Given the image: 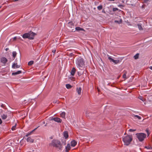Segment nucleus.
Returning <instances> with one entry per match:
<instances>
[{
  "label": "nucleus",
  "mask_w": 152,
  "mask_h": 152,
  "mask_svg": "<svg viewBox=\"0 0 152 152\" xmlns=\"http://www.w3.org/2000/svg\"><path fill=\"white\" fill-rule=\"evenodd\" d=\"M50 145L54 147L58 148L59 150H61L63 147L61 142L58 140L53 139L50 143Z\"/></svg>",
  "instance_id": "nucleus-1"
},
{
  "label": "nucleus",
  "mask_w": 152,
  "mask_h": 152,
  "mask_svg": "<svg viewBox=\"0 0 152 152\" xmlns=\"http://www.w3.org/2000/svg\"><path fill=\"white\" fill-rule=\"evenodd\" d=\"M76 63L77 67L80 69H81L85 65V61L83 59L80 57L77 58L76 61Z\"/></svg>",
  "instance_id": "nucleus-2"
},
{
  "label": "nucleus",
  "mask_w": 152,
  "mask_h": 152,
  "mask_svg": "<svg viewBox=\"0 0 152 152\" xmlns=\"http://www.w3.org/2000/svg\"><path fill=\"white\" fill-rule=\"evenodd\" d=\"M132 140V135H128L123 137L122 140L124 145L126 146L129 145Z\"/></svg>",
  "instance_id": "nucleus-3"
},
{
  "label": "nucleus",
  "mask_w": 152,
  "mask_h": 152,
  "mask_svg": "<svg viewBox=\"0 0 152 152\" xmlns=\"http://www.w3.org/2000/svg\"><path fill=\"white\" fill-rule=\"evenodd\" d=\"M36 34L33 32L24 34L22 35V37L24 39L28 38L30 39H33Z\"/></svg>",
  "instance_id": "nucleus-4"
},
{
  "label": "nucleus",
  "mask_w": 152,
  "mask_h": 152,
  "mask_svg": "<svg viewBox=\"0 0 152 152\" xmlns=\"http://www.w3.org/2000/svg\"><path fill=\"white\" fill-rule=\"evenodd\" d=\"M136 137L140 142L143 141L146 137V134L144 133H139L136 134Z\"/></svg>",
  "instance_id": "nucleus-5"
},
{
  "label": "nucleus",
  "mask_w": 152,
  "mask_h": 152,
  "mask_svg": "<svg viewBox=\"0 0 152 152\" xmlns=\"http://www.w3.org/2000/svg\"><path fill=\"white\" fill-rule=\"evenodd\" d=\"M108 59L110 61H112L115 64H117L120 62V61L119 60H115L111 58L110 56L108 57Z\"/></svg>",
  "instance_id": "nucleus-6"
},
{
  "label": "nucleus",
  "mask_w": 152,
  "mask_h": 152,
  "mask_svg": "<svg viewBox=\"0 0 152 152\" xmlns=\"http://www.w3.org/2000/svg\"><path fill=\"white\" fill-rule=\"evenodd\" d=\"M7 61V59L4 57H2L1 59V61L2 63L5 64L6 63Z\"/></svg>",
  "instance_id": "nucleus-7"
},
{
  "label": "nucleus",
  "mask_w": 152,
  "mask_h": 152,
  "mask_svg": "<svg viewBox=\"0 0 152 152\" xmlns=\"http://www.w3.org/2000/svg\"><path fill=\"white\" fill-rule=\"evenodd\" d=\"M143 23H139L137 24V26L138 28L140 30H143V28H142Z\"/></svg>",
  "instance_id": "nucleus-8"
},
{
  "label": "nucleus",
  "mask_w": 152,
  "mask_h": 152,
  "mask_svg": "<svg viewBox=\"0 0 152 152\" xmlns=\"http://www.w3.org/2000/svg\"><path fill=\"white\" fill-rule=\"evenodd\" d=\"M20 67V65H18L17 63H14L13 64L12 66V67L14 69L18 68H19Z\"/></svg>",
  "instance_id": "nucleus-9"
},
{
  "label": "nucleus",
  "mask_w": 152,
  "mask_h": 152,
  "mask_svg": "<svg viewBox=\"0 0 152 152\" xmlns=\"http://www.w3.org/2000/svg\"><path fill=\"white\" fill-rule=\"evenodd\" d=\"M81 88L80 87H77L76 88V91L79 95H80L81 93Z\"/></svg>",
  "instance_id": "nucleus-10"
},
{
  "label": "nucleus",
  "mask_w": 152,
  "mask_h": 152,
  "mask_svg": "<svg viewBox=\"0 0 152 152\" xmlns=\"http://www.w3.org/2000/svg\"><path fill=\"white\" fill-rule=\"evenodd\" d=\"M77 142L75 140H73L71 142V146L72 147H75L77 144Z\"/></svg>",
  "instance_id": "nucleus-11"
},
{
  "label": "nucleus",
  "mask_w": 152,
  "mask_h": 152,
  "mask_svg": "<svg viewBox=\"0 0 152 152\" xmlns=\"http://www.w3.org/2000/svg\"><path fill=\"white\" fill-rule=\"evenodd\" d=\"M71 148L70 145L69 144H68L65 148L66 152H68Z\"/></svg>",
  "instance_id": "nucleus-12"
},
{
  "label": "nucleus",
  "mask_w": 152,
  "mask_h": 152,
  "mask_svg": "<svg viewBox=\"0 0 152 152\" xmlns=\"http://www.w3.org/2000/svg\"><path fill=\"white\" fill-rule=\"evenodd\" d=\"M76 71V69L74 68H73L71 72V74L72 76H74Z\"/></svg>",
  "instance_id": "nucleus-13"
},
{
  "label": "nucleus",
  "mask_w": 152,
  "mask_h": 152,
  "mask_svg": "<svg viewBox=\"0 0 152 152\" xmlns=\"http://www.w3.org/2000/svg\"><path fill=\"white\" fill-rule=\"evenodd\" d=\"M54 121L58 123H61L62 122V120L59 118L55 117V119Z\"/></svg>",
  "instance_id": "nucleus-14"
},
{
  "label": "nucleus",
  "mask_w": 152,
  "mask_h": 152,
  "mask_svg": "<svg viewBox=\"0 0 152 152\" xmlns=\"http://www.w3.org/2000/svg\"><path fill=\"white\" fill-rule=\"evenodd\" d=\"M64 136L65 139H67L69 137L68 133L67 131H65L64 132Z\"/></svg>",
  "instance_id": "nucleus-15"
},
{
  "label": "nucleus",
  "mask_w": 152,
  "mask_h": 152,
  "mask_svg": "<svg viewBox=\"0 0 152 152\" xmlns=\"http://www.w3.org/2000/svg\"><path fill=\"white\" fill-rule=\"evenodd\" d=\"M22 72L20 70L18 71L17 72H12V75H16L19 74H20Z\"/></svg>",
  "instance_id": "nucleus-16"
},
{
  "label": "nucleus",
  "mask_w": 152,
  "mask_h": 152,
  "mask_svg": "<svg viewBox=\"0 0 152 152\" xmlns=\"http://www.w3.org/2000/svg\"><path fill=\"white\" fill-rule=\"evenodd\" d=\"M27 141L28 142H34V140L32 139L31 137H28L27 140Z\"/></svg>",
  "instance_id": "nucleus-17"
},
{
  "label": "nucleus",
  "mask_w": 152,
  "mask_h": 152,
  "mask_svg": "<svg viewBox=\"0 0 152 152\" xmlns=\"http://www.w3.org/2000/svg\"><path fill=\"white\" fill-rule=\"evenodd\" d=\"M76 30L79 31H85V30L83 28L79 27H77L75 28Z\"/></svg>",
  "instance_id": "nucleus-18"
},
{
  "label": "nucleus",
  "mask_w": 152,
  "mask_h": 152,
  "mask_svg": "<svg viewBox=\"0 0 152 152\" xmlns=\"http://www.w3.org/2000/svg\"><path fill=\"white\" fill-rule=\"evenodd\" d=\"M60 115L61 117L63 118H65V112H63L61 113L60 114Z\"/></svg>",
  "instance_id": "nucleus-19"
},
{
  "label": "nucleus",
  "mask_w": 152,
  "mask_h": 152,
  "mask_svg": "<svg viewBox=\"0 0 152 152\" xmlns=\"http://www.w3.org/2000/svg\"><path fill=\"white\" fill-rule=\"evenodd\" d=\"M17 53L15 51H13L12 52V56L13 58V59H14L16 57L17 55Z\"/></svg>",
  "instance_id": "nucleus-20"
},
{
  "label": "nucleus",
  "mask_w": 152,
  "mask_h": 152,
  "mask_svg": "<svg viewBox=\"0 0 152 152\" xmlns=\"http://www.w3.org/2000/svg\"><path fill=\"white\" fill-rule=\"evenodd\" d=\"M1 117L3 119H5L7 118V115L5 114H3L1 115Z\"/></svg>",
  "instance_id": "nucleus-21"
},
{
  "label": "nucleus",
  "mask_w": 152,
  "mask_h": 152,
  "mask_svg": "<svg viewBox=\"0 0 152 152\" xmlns=\"http://www.w3.org/2000/svg\"><path fill=\"white\" fill-rule=\"evenodd\" d=\"M66 88L67 89H70L72 87V86L69 84H67L66 85Z\"/></svg>",
  "instance_id": "nucleus-22"
},
{
  "label": "nucleus",
  "mask_w": 152,
  "mask_h": 152,
  "mask_svg": "<svg viewBox=\"0 0 152 152\" xmlns=\"http://www.w3.org/2000/svg\"><path fill=\"white\" fill-rule=\"evenodd\" d=\"M34 63V61H29L28 63V65L29 66H31Z\"/></svg>",
  "instance_id": "nucleus-23"
},
{
  "label": "nucleus",
  "mask_w": 152,
  "mask_h": 152,
  "mask_svg": "<svg viewBox=\"0 0 152 152\" xmlns=\"http://www.w3.org/2000/svg\"><path fill=\"white\" fill-rule=\"evenodd\" d=\"M139 53H137L134 56V58L135 59H137L138 57H139Z\"/></svg>",
  "instance_id": "nucleus-24"
},
{
  "label": "nucleus",
  "mask_w": 152,
  "mask_h": 152,
  "mask_svg": "<svg viewBox=\"0 0 152 152\" xmlns=\"http://www.w3.org/2000/svg\"><path fill=\"white\" fill-rule=\"evenodd\" d=\"M97 8V9L99 10H102V5H99V6H98Z\"/></svg>",
  "instance_id": "nucleus-25"
},
{
  "label": "nucleus",
  "mask_w": 152,
  "mask_h": 152,
  "mask_svg": "<svg viewBox=\"0 0 152 152\" xmlns=\"http://www.w3.org/2000/svg\"><path fill=\"white\" fill-rule=\"evenodd\" d=\"M145 148H146L147 149H149V150L151 149H152V148L151 146H145Z\"/></svg>",
  "instance_id": "nucleus-26"
},
{
  "label": "nucleus",
  "mask_w": 152,
  "mask_h": 152,
  "mask_svg": "<svg viewBox=\"0 0 152 152\" xmlns=\"http://www.w3.org/2000/svg\"><path fill=\"white\" fill-rule=\"evenodd\" d=\"M138 98L139 99L142 100L143 102H144L145 101V99L144 98L141 96H140Z\"/></svg>",
  "instance_id": "nucleus-27"
},
{
  "label": "nucleus",
  "mask_w": 152,
  "mask_h": 152,
  "mask_svg": "<svg viewBox=\"0 0 152 152\" xmlns=\"http://www.w3.org/2000/svg\"><path fill=\"white\" fill-rule=\"evenodd\" d=\"M134 117L137 118L138 120H140L141 119V117L138 115H134Z\"/></svg>",
  "instance_id": "nucleus-28"
},
{
  "label": "nucleus",
  "mask_w": 152,
  "mask_h": 152,
  "mask_svg": "<svg viewBox=\"0 0 152 152\" xmlns=\"http://www.w3.org/2000/svg\"><path fill=\"white\" fill-rule=\"evenodd\" d=\"M16 127V124H15V125L13 126L11 128L12 130V131L15 130V128Z\"/></svg>",
  "instance_id": "nucleus-29"
},
{
  "label": "nucleus",
  "mask_w": 152,
  "mask_h": 152,
  "mask_svg": "<svg viewBox=\"0 0 152 152\" xmlns=\"http://www.w3.org/2000/svg\"><path fill=\"white\" fill-rule=\"evenodd\" d=\"M37 127L35 129H34L32 131H31V132L30 133H28V135H30L31 134H32V133L35 130H36V129H37Z\"/></svg>",
  "instance_id": "nucleus-30"
},
{
  "label": "nucleus",
  "mask_w": 152,
  "mask_h": 152,
  "mask_svg": "<svg viewBox=\"0 0 152 152\" xmlns=\"http://www.w3.org/2000/svg\"><path fill=\"white\" fill-rule=\"evenodd\" d=\"M118 10V9L117 8H114L113 9V10L114 12Z\"/></svg>",
  "instance_id": "nucleus-31"
},
{
  "label": "nucleus",
  "mask_w": 152,
  "mask_h": 152,
  "mask_svg": "<svg viewBox=\"0 0 152 152\" xmlns=\"http://www.w3.org/2000/svg\"><path fill=\"white\" fill-rule=\"evenodd\" d=\"M55 119V117H50L49 118L50 121H53L54 120H54Z\"/></svg>",
  "instance_id": "nucleus-32"
},
{
  "label": "nucleus",
  "mask_w": 152,
  "mask_h": 152,
  "mask_svg": "<svg viewBox=\"0 0 152 152\" xmlns=\"http://www.w3.org/2000/svg\"><path fill=\"white\" fill-rule=\"evenodd\" d=\"M118 7L121 8H122L123 7H124V6L122 4H119L118 5Z\"/></svg>",
  "instance_id": "nucleus-33"
},
{
  "label": "nucleus",
  "mask_w": 152,
  "mask_h": 152,
  "mask_svg": "<svg viewBox=\"0 0 152 152\" xmlns=\"http://www.w3.org/2000/svg\"><path fill=\"white\" fill-rule=\"evenodd\" d=\"M136 130V129H129V131L130 132H133L135 131Z\"/></svg>",
  "instance_id": "nucleus-34"
},
{
  "label": "nucleus",
  "mask_w": 152,
  "mask_h": 152,
  "mask_svg": "<svg viewBox=\"0 0 152 152\" xmlns=\"http://www.w3.org/2000/svg\"><path fill=\"white\" fill-rule=\"evenodd\" d=\"M69 25H70V26L73 25V23L72 22H70L69 23Z\"/></svg>",
  "instance_id": "nucleus-35"
},
{
  "label": "nucleus",
  "mask_w": 152,
  "mask_h": 152,
  "mask_svg": "<svg viewBox=\"0 0 152 152\" xmlns=\"http://www.w3.org/2000/svg\"><path fill=\"white\" fill-rule=\"evenodd\" d=\"M123 77L124 78H125L126 79V73H125L123 75Z\"/></svg>",
  "instance_id": "nucleus-36"
},
{
  "label": "nucleus",
  "mask_w": 152,
  "mask_h": 152,
  "mask_svg": "<svg viewBox=\"0 0 152 152\" xmlns=\"http://www.w3.org/2000/svg\"><path fill=\"white\" fill-rule=\"evenodd\" d=\"M115 23H121L122 22V20H121L120 22H119V21H117V20H115Z\"/></svg>",
  "instance_id": "nucleus-37"
},
{
  "label": "nucleus",
  "mask_w": 152,
  "mask_h": 152,
  "mask_svg": "<svg viewBox=\"0 0 152 152\" xmlns=\"http://www.w3.org/2000/svg\"><path fill=\"white\" fill-rule=\"evenodd\" d=\"M144 2L145 3H147L148 1H150V0H143Z\"/></svg>",
  "instance_id": "nucleus-38"
},
{
  "label": "nucleus",
  "mask_w": 152,
  "mask_h": 152,
  "mask_svg": "<svg viewBox=\"0 0 152 152\" xmlns=\"http://www.w3.org/2000/svg\"><path fill=\"white\" fill-rule=\"evenodd\" d=\"M53 103H57L58 104L59 103V102H58V101H54L53 102Z\"/></svg>",
  "instance_id": "nucleus-39"
},
{
  "label": "nucleus",
  "mask_w": 152,
  "mask_h": 152,
  "mask_svg": "<svg viewBox=\"0 0 152 152\" xmlns=\"http://www.w3.org/2000/svg\"><path fill=\"white\" fill-rule=\"evenodd\" d=\"M146 132H147V133H148V135H149V133H148V132H149V131H148V129H146Z\"/></svg>",
  "instance_id": "nucleus-40"
},
{
  "label": "nucleus",
  "mask_w": 152,
  "mask_h": 152,
  "mask_svg": "<svg viewBox=\"0 0 152 152\" xmlns=\"http://www.w3.org/2000/svg\"><path fill=\"white\" fill-rule=\"evenodd\" d=\"M56 50H53L52 51V52L53 53H56Z\"/></svg>",
  "instance_id": "nucleus-41"
},
{
  "label": "nucleus",
  "mask_w": 152,
  "mask_h": 152,
  "mask_svg": "<svg viewBox=\"0 0 152 152\" xmlns=\"http://www.w3.org/2000/svg\"><path fill=\"white\" fill-rule=\"evenodd\" d=\"M78 74L79 76H80L81 75V73L80 72H78Z\"/></svg>",
  "instance_id": "nucleus-42"
},
{
  "label": "nucleus",
  "mask_w": 152,
  "mask_h": 152,
  "mask_svg": "<svg viewBox=\"0 0 152 152\" xmlns=\"http://www.w3.org/2000/svg\"><path fill=\"white\" fill-rule=\"evenodd\" d=\"M2 121L1 118H0V124H1L2 123Z\"/></svg>",
  "instance_id": "nucleus-43"
},
{
  "label": "nucleus",
  "mask_w": 152,
  "mask_h": 152,
  "mask_svg": "<svg viewBox=\"0 0 152 152\" xmlns=\"http://www.w3.org/2000/svg\"><path fill=\"white\" fill-rule=\"evenodd\" d=\"M4 104H2L1 105V107H3V108H4Z\"/></svg>",
  "instance_id": "nucleus-44"
},
{
  "label": "nucleus",
  "mask_w": 152,
  "mask_h": 152,
  "mask_svg": "<svg viewBox=\"0 0 152 152\" xmlns=\"http://www.w3.org/2000/svg\"><path fill=\"white\" fill-rule=\"evenodd\" d=\"M145 5H143L142 6V9L144 8H145Z\"/></svg>",
  "instance_id": "nucleus-45"
},
{
  "label": "nucleus",
  "mask_w": 152,
  "mask_h": 152,
  "mask_svg": "<svg viewBox=\"0 0 152 152\" xmlns=\"http://www.w3.org/2000/svg\"><path fill=\"white\" fill-rule=\"evenodd\" d=\"M17 39V37H15L13 38V39L14 40H15Z\"/></svg>",
  "instance_id": "nucleus-46"
},
{
  "label": "nucleus",
  "mask_w": 152,
  "mask_h": 152,
  "mask_svg": "<svg viewBox=\"0 0 152 152\" xmlns=\"http://www.w3.org/2000/svg\"><path fill=\"white\" fill-rule=\"evenodd\" d=\"M64 145L66 144V141H65V142H64Z\"/></svg>",
  "instance_id": "nucleus-47"
},
{
  "label": "nucleus",
  "mask_w": 152,
  "mask_h": 152,
  "mask_svg": "<svg viewBox=\"0 0 152 152\" xmlns=\"http://www.w3.org/2000/svg\"><path fill=\"white\" fill-rule=\"evenodd\" d=\"M28 136H29V135L28 134H27L26 135V136L27 137H28Z\"/></svg>",
  "instance_id": "nucleus-48"
},
{
  "label": "nucleus",
  "mask_w": 152,
  "mask_h": 152,
  "mask_svg": "<svg viewBox=\"0 0 152 152\" xmlns=\"http://www.w3.org/2000/svg\"><path fill=\"white\" fill-rule=\"evenodd\" d=\"M9 49L8 48H6L5 49L6 51H7V50Z\"/></svg>",
  "instance_id": "nucleus-49"
},
{
  "label": "nucleus",
  "mask_w": 152,
  "mask_h": 152,
  "mask_svg": "<svg viewBox=\"0 0 152 152\" xmlns=\"http://www.w3.org/2000/svg\"><path fill=\"white\" fill-rule=\"evenodd\" d=\"M150 69H151L152 70V66H151L150 67Z\"/></svg>",
  "instance_id": "nucleus-50"
},
{
  "label": "nucleus",
  "mask_w": 152,
  "mask_h": 152,
  "mask_svg": "<svg viewBox=\"0 0 152 152\" xmlns=\"http://www.w3.org/2000/svg\"><path fill=\"white\" fill-rule=\"evenodd\" d=\"M18 1V0H14V1Z\"/></svg>",
  "instance_id": "nucleus-51"
},
{
  "label": "nucleus",
  "mask_w": 152,
  "mask_h": 152,
  "mask_svg": "<svg viewBox=\"0 0 152 152\" xmlns=\"http://www.w3.org/2000/svg\"><path fill=\"white\" fill-rule=\"evenodd\" d=\"M102 12H104V11H102Z\"/></svg>",
  "instance_id": "nucleus-52"
},
{
  "label": "nucleus",
  "mask_w": 152,
  "mask_h": 152,
  "mask_svg": "<svg viewBox=\"0 0 152 152\" xmlns=\"http://www.w3.org/2000/svg\"><path fill=\"white\" fill-rule=\"evenodd\" d=\"M102 12H104V11H102Z\"/></svg>",
  "instance_id": "nucleus-53"
},
{
  "label": "nucleus",
  "mask_w": 152,
  "mask_h": 152,
  "mask_svg": "<svg viewBox=\"0 0 152 152\" xmlns=\"http://www.w3.org/2000/svg\"><path fill=\"white\" fill-rule=\"evenodd\" d=\"M102 12H104V11H102Z\"/></svg>",
  "instance_id": "nucleus-54"
}]
</instances>
